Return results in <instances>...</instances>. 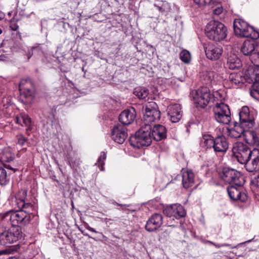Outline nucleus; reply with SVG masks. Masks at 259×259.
<instances>
[{"mask_svg":"<svg viewBox=\"0 0 259 259\" xmlns=\"http://www.w3.org/2000/svg\"><path fill=\"white\" fill-rule=\"evenodd\" d=\"M27 193L26 190H21L16 195V205L20 209H29L32 208L33 205L27 200Z\"/></svg>","mask_w":259,"mask_h":259,"instance_id":"aec40b11","label":"nucleus"},{"mask_svg":"<svg viewBox=\"0 0 259 259\" xmlns=\"http://www.w3.org/2000/svg\"><path fill=\"white\" fill-rule=\"evenodd\" d=\"M214 0H194V2L201 7L213 3Z\"/></svg>","mask_w":259,"mask_h":259,"instance_id":"e433bc0d","label":"nucleus"},{"mask_svg":"<svg viewBox=\"0 0 259 259\" xmlns=\"http://www.w3.org/2000/svg\"><path fill=\"white\" fill-rule=\"evenodd\" d=\"M251 74H254L252 84L250 89V96L256 100H259V73L254 71Z\"/></svg>","mask_w":259,"mask_h":259,"instance_id":"cd10ccee","label":"nucleus"},{"mask_svg":"<svg viewBox=\"0 0 259 259\" xmlns=\"http://www.w3.org/2000/svg\"><path fill=\"white\" fill-rule=\"evenodd\" d=\"M22 101L24 102V103H25V102H27V101H24L22 100Z\"/></svg>","mask_w":259,"mask_h":259,"instance_id":"13d9d810","label":"nucleus"},{"mask_svg":"<svg viewBox=\"0 0 259 259\" xmlns=\"http://www.w3.org/2000/svg\"><path fill=\"white\" fill-rule=\"evenodd\" d=\"M168 115L172 122H178L182 118V111L181 105L176 104L168 107Z\"/></svg>","mask_w":259,"mask_h":259,"instance_id":"a878e982","label":"nucleus"},{"mask_svg":"<svg viewBox=\"0 0 259 259\" xmlns=\"http://www.w3.org/2000/svg\"><path fill=\"white\" fill-rule=\"evenodd\" d=\"M112 204H115V205H117L118 206H126V207H129L130 206V205H128V204H120V203H118L117 202H116V201H114Z\"/></svg>","mask_w":259,"mask_h":259,"instance_id":"37998d69","label":"nucleus"},{"mask_svg":"<svg viewBox=\"0 0 259 259\" xmlns=\"http://www.w3.org/2000/svg\"><path fill=\"white\" fill-rule=\"evenodd\" d=\"M255 51L254 43L249 40H245L241 47V52L243 55L249 56L252 63L259 66V52Z\"/></svg>","mask_w":259,"mask_h":259,"instance_id":"f8f14e48","label":"nucleus"},{"mask_svg":"<svg viewBox=\"0 0 259 259\" xmlns=\"http://www.w3.org/2000/svg\"><path fill=\"white\" fill-rule=\"evenodd\" d=\"M23 233L20 226H12L8 229L0 227V244L7 245L22 238Z\"/></svg>","mask_w":259,"mask_h":259,"instance_id":"39448f33","label":"nucleus"},{"mask_svg":"<svg viewBox=\"0 0 259 259\" xmlns=\"http://www.w3.org/2000/svg\"><path fill=\"white\" fill-rule=\"evenodd\" d=\"M254 75L250 74L249 73L243 75L242 72L239 71L238 72L230 73L229 79L233 84L236 87H240L245 83V82L251 83L253 81V78H254Z\"/></svg>","mask_w":259,"mask_h":259,"instance_id":"4468645a","label":"nucleus"},{"mask_svg":"<svg viewBox=\"0 0 259 259\" xmlns=\"http://www.w3.org/2000/svg\"><path fill=\"white\" fill-rule=\"evenodd\" d=\"M216 121L223 124H228L231 121V114L229 106L222 102L217 103L213 108Z\"/></svg>","mask_w":259,"mask_h":259,"instance_id":"6e6552de","label":"nucleus"},{"mask_svg":"<svg viewBox=\"0 0 259 259\" xmlns=\"http://www.w3.org/2000/svg\"><path fill=\"white\" fill-rule=\"evenodd\" d=\"M203 141L207 148H213L214 138L210 135H205L203 136Z\"/></svg>","mask_w":259,"mask_h":259,"instance_id":"473e14b6","label":"nucleus"},{"mask_svg":"<svg viewBox=\"0 0 259 259\" xmlns=\"http://www.w3.org/2000/svg\"><path fill=\"white\" fill-rule=\"evenodd\" d=\"M154 6L156 7L158 11L163 14H165L170 10V6L168 3L163 1H156Z\"/></svg>","mask_w":259,"mask_h":259,"instance_id":"7c9ffc66","label":"nucleus"},{"mask_svg":"<svg viewBox=\"0 0 259 259\" xmlns=\"http://www.w3.org/2000/svg\"><path fill=\"white\" fill-rule=\"evenodd\" d=\"M127 128L123 125L119 123L115 125L112 130L111 138L118 144L123 143L127 137Z\"/></svg>","mask_w":259,"mask_h":259,"instance_id":"dca6fc26","label":"nucleus"},{"mask_svg":"<svg viewBox=\"0 0 259 259\" xmlns=\"http://www.w3.org/2000/svg\"><path fill=\"white\" fill-rule=\"evenodd\" d=\"M1 159L5 168L11 169L14 171H16L17 167L19 164L15 160V154L12 153L10 149L8 148L5 149L2 154Z\"/></svg>","mask_w":259,"mask_h":259,"instance_id":"ddd939ff","label":"nucleus"},{"mask_svg":"<svg viewBox=\"0 0 259 259\" xmlns=\"http://www.w3.org/2000/svg\"><path fill=\"white\" fill-rule=\"evenodd\" d=\"M206 242H207V243H209V244H212V245H213V243H213V242H212V241H208V240L206 241Z\"/></svg>","mask_w":259,"mask_h":259,"instance_id":"3c124183","label":"nucleus"},{"mask_svg":"<svg viewBox=\"0 0 259 259\" xmlns=\"http://www.w3.org/2000/svg\"><path fill=\"white\" fill-rule=\"evenodd\" d=\"M136 111L132 107L130 109L123 111L119 116V121L124 126L132 123L136 117Z\"/></svg>","mask_w":259,"mask_h":259,"instance_id":"5701e85b","label":"nucleus"},{"mask_svg":"<svg viewBox=\"0 0 259 259\" xmlns=\"http://www.w3.org/2000/svg\"><path fill=\"white\" fill-rule=\"evenodd\" d=\"M167 130L166 127L161 124L155 125L151 129L152 139L156 141H160L166 138Z\"/></svg>","mask_w":259,"mask_h":259,"instance_id":"b1692460","label":"nucleus"},{"mask_svg":"<svg viewBox=\"0 0 259 259\" xmlns=\"http://www.w3.org/2000/svg\"><path fill=\"white\" fill-rule=\"evenodd\" d=\"M213 245H214L215 247H216L217 248H218L222 247L221 244H218L215 243H213Z\"/></svg>","mask_w":259,"mask_h":259,"instance_id":"49530a36","label":"nucleus"},{"mask_svg":"<svg viewBox=\"0 0 259 259\" xmlns=\"http://www.w3.org/2000/svg\"><path fill=\"white\" fill-rule=\"evenodd\" d=\"M2 30L0 28V34L2 33Z\"/></svg>","mask_w":259,"mask_h":259,"instance_id":"6e6d98bb","label":"nucleus"},{"mask_svg":"<svg viewBox=\"0 0 259 259\" xmlns=\"http://www.w3.org/2000/svg\"><path fill=\"white\" fill-rule=\"evenodd\" d=\"M10 27L11 29L14 31H17L19 28V26L16 23H12V22Z\"/></svg>","mask_w":259,"mask_h":259,"instance_id":"a19ab883","label":"nucleus"},{"mask_svg":"<svg viewBox=\"0 0 259 259\" xmlns=\"http://www.w3.org/2000/svg\"><path fill=\"white\" fill-rule=\"evenodd\" d=\"M33 86V84L30 78L22 79L20 82V92L21 98L31 100L33 95V91L29 89V86Z\"/></svg>","mask_w":259,"mask_h":259,"instance_id":"412c9836","label":"nucleus"},{"mask_svg":"<svg viewBox=\"0 0 259 259\" xmlns=\"http://www.w3.org/2000/svg\"><path fill=\"white\" fill-rule=\"evenodd\" d=\"M245 169L249 172L254 174L259 171V149L254 148L253 154L250 156L247 161L243 163Z\"/></svg>","mask_w":259,"mask_h":259,"instance_id":"2eb2a0df","label":"nucleus"},{"mask_svg":"<svg viewBox=\"0 0 259 259\" xmlns=\"http://www.w3.org/2000/svg\"><path fill=\"white\" fill-rule=\"evenodd\" d=\"M17 139L18 144L21 146L24 145L27 141V139L22 134L18 135L17 136Z\"/></svg>","mask_w":259,"mask_h":259,"instance_id":"4c0bfd02","label":"nucleus"},{"mask_svg":"<svg viewBox=\"0 0 259 259\" xmlns=\"http://www.w3.org/2000/svg\"><path fill=\"white\" fill-rule=\"evenodd\" d=\"M228 146V143L224 136H218L214 138L213 148L215 153H225Z\"/></svg>","mask_w":259,"mask_h":259,"instance_id":"393cba45","label":"nucleus"},{"mask_svg":"<svg viewBox=\"0 0 259 259\" xmlns=\"http://www.w3.org/2000/svg\"><path fill=\"white\" fill-rule=\"evenodd\" d=\"M85 228L87 229H88V230H89L91 232H94L96 233H98V232L96 231L93 228H92L91 227L89 226V225H88V224H87V225L85 226Z\"/></svg>","mask_w":259,"mask_h":259,"instance_id":"79ce46f5","label":"nucleus"},{"mask_svg":"<svg viewBox=\"0 0 259 259\" xmlns=\"http://www.w3.org/2000/svg\"><path fill=\"white\" fill-rule=\"evenodd\" d=\"M9 181L8 176L6 169L0 167V185H6Z\"/></svg>","mask_w":259,"mask_h":259,"instance_id":"72a5a7b5","label":"nucleus"},{"mask_svg":"<svg viewBox=\"0 0 259 259\" xmlns=\"http://www.w3.org/2000/svg\"><path fill=\"white\" fill-rule=\"evenodd\" d=\"M81 233H82V234L84 236H87V237H89V238H91L93 239L94 240H95V238L91 237V236H90L88 233H84L83 231H81Z\"/></svg>","mask_w":259,"mask_h":259,"instance_id":"c03bdc74","label":"nucleus"},{"mask_svg":"<svg viewBox=\"0 0 259 259\" xmlns=\"http://www.w3.org/2000/svg\"><path fill=\"white\" fill-rule=\"evenodd\" d=\"M233 26L235 34L239 37H250L252 39H256L259 37L258 32L241 19H235Z\"/></svg>","mask_w":259,"mask_h":259,"instance_id":"423d86ee","label":"nucleus"},{"mask_svg":"<svg viewBox=\"0 0 259 259\" xmlns=\"http://www.w3.org/2000/svg\"><path fill=\"white\" fill-rule=\"evenodd\" d=\"M16 121L17 123L27 127V132L31 131V120L27 114H22L20 117H17Z\"/></svg>","mask_w":259,"mask_h":259,"instance_id":"c756f323","label":"nucleus"},{"mask_svg":"<svg viewBox=\"0 0 259 259\" xmlns=\"http://www.w3.org/2000/svg\"><path fill=\"white\" fill-rule=\"evenodd\" d=\"M223 12V8L222 7H219L213 10V14L215 15H219Z\"/></svg>","mask_w":259,"mask_h":259,"instance_id":"ea45409f","label":"nucleus"},{"mask_svg":"<svg viewBox=\"0 0 259 259\" xmlns=\"http://www.w3.org/2000/svg\"><path fill=\"white\" fill-rule=\"evenodd\" d=\"M213 95L206 87H201L195 91L193 100L197 107L205 108L212 98Z\"/></svg>","mask_w":259,"mask_h":259,"instance_id":"9b49d317","label":"nucleus"},{"mask_svg":"<svg viewBox=\"0 0 259 259\" xmlns=\"http://www.w3.org/2000/svg\"><path fill=\"white\" fill-rule=\"evenodd\" d=\"M7 252V250H2L0 251V254H3Z\"/></svg>","mask_w":259,"mask_h":259,"instance_id":"09e8293b","label":"nucleus"},{"mask_svg":"<svg viewBox=\"0 0 259 259\" xmlns=\"http://www.w3.org/2000/svg\"><path fill=\"white\" fill-rule=\"evenodd\" d=\"M9 259H17V258L16 257H10Z\"/></svg>","mask_w":259,"mask_h":259,"instance_id":"5fc2aeb1","label":"nucleus"},{"mask_svg":"<svg viewBox=\"0 0 259 259\" xmlns=\"http://www.w3.org/2000/svg\"><path fill=\"white\" fill-rule=\"evenodd\" d=\"M160 112L155 102H149L145 106V113L143 115L144 124H150L153 122L159 120Z\"/></svg>","mask_w":259,"mask_h":259,"instance_id":"9d476101","label":"nucleus"},{"mask_svg":"<svg viewBox=\"0 0 259 259\" xmlns=\"http://www.w3.org/2000/svg\"><path fill=\"white\" fill-rule=\"evenodd\" d=\"M5 18V14L2 12L0 11V20L3 19Z\"/></svg>","mask_w":259,"mask_h":259,"instance_id":"a18cd8bd","label":"nucleus"},{"mask_svg":"<svg viewBox=\"0 0 259 259\" xmlns=\"http://www.w3.org/2000/svg\"><path fill=\"white\" fill-rule=\"evenodd\" d=\"M38 47H33L31 48V50L28 51L27 52L26 55L27 57V59L29 60L30 58L32 57V56L33 55V52L35 51V50L38 49Z\"/></svg>","mask_w":259,"mask_h":259,"instance_id":"58836bf2","label":"nucleus"},{"mask_svg":"<svg viewBox=\"0 0 259 259\" xmlns=\"http://www.w3.org/2000/svg\"><path fill=\"white\" fill-rule=\"evenodd\" d=\"M239 122H234V127L228 128L227 134L232 138L237 139L242 135L245 142L254 146L259 145V136L250 130L255 124L253 116L250 114L249 108L243 106L239 112Z\"/></svg>","mask_w":259,"mask_h":259,"instance_id":"f257e3e1","label":"nucleus"},{"mask_svg":"<svg viewBox=\"0 0 259 259\" xmlns=\"http://www.w3.org/2000/svg\"><path fill=\"white\" fill-rule=\"evenodd\" d=\"M106 158V154L105 152H102L101 153L100 156L99 157L98 159L97 162L96 163V165H98L99 167H101V170H103V166L104 165V160Z\"/></svg>","mask_w":259,"mask_h":259,"instance_id":"c9c22d12","label":"nucleus"},{"mask_svg":"<svg viewBox=\"0 0 259 259\" xmlns=\"http://www.w3.org/2000/svg\"><path fill=\"white\" fill-rule=\"evenodd\" d=\"M152 140L150 124H143L136 132L134 136L130 137V141L132 146L141 148L149 146Z\"/></svg>","mask_w":259,"mask_h":259,"instance_id":"f03ea898","label":"nucleus"},{"mask_svg":"<svg viewBox=\"0 0 259 259\" xmlns=\"http://www.w3.org/2000/svg\"><path fill=\"white\" fill-rule=\"evenodd\" d=\"M242 186H236L232 184L228 187L227 191L230 198L234 200H240L245 202L247 199V196L242 192Z\"/></svg>","mask_w":259,"mask_h":259,"instance_id":"6ab92c4d","label":"nucleus"},{"mask_svg":"<svg viewBox=\"0 0 259 259\" xmlns=\"http://www.w3.org/2000/svg\"><path fill=\"white\" fill-rule=\"evenodd\" d=\"M206 242H207V243H209V244H212V245H213V243H213V242H212V241H208V240L206 241Z\"/></svg>","mask_w":259,"mask_h":259,"instance_id":"603ef678","label":"nucleus"},{"mask_svg":"<svg viewBox=\"0 0 259 259\" xmlns=\"http://www.w3.org/2000/svg\"><path fill=\"white\" fill-rule=\"evenodd\" d=\"M2 219L10 221L12 226H25L28 224L31 220L29 211L23 209L17 211H8L1 214Z\"/></svg>","mask_w":259,"mask_h":259,"instance_id":"20e7f679","label":"nucleus"},{"mask_svg":"<svg viewBox=\"0 0 259 259\" xmlns=\"http://www.w3.org/2000/svg\"><path fill=\"white\" fill-rule=\"evenodd\" d=\"M134 94L140 99H145L149 95V90L146 88L138 87L135 89Z\"/></svg>","mask_w":259,"mask_h":259,"instance_id":"2f4dec72","label":"nucleus"},{"mask_svg":"<svg viewBox=\"0 0 259 259\" xmlns=\"http://www.w3.org/2000/svg\"><path fill=\"white\" fill-rule=\"evenodd\" d=\"M241 66L240 59L234 55L228 58L226 64V67L232 70L239 69Z\"/></svg>","mask_w":259,"mask_h":259,"instance_id":"c85d7f7f","label":"nucleus"},{"mask_svg":"<svg viewBox=\"0 0 259 259\" xmlns=\"http://www.w3.org/2000/svg\"><path fill=\"white\" fill-rule=\"evenodd\" d=\"M162 223L163 217L162 214L156 213L149 218L147 221L145 228L148 232H153L159 228Z\"/></svg>","mask_w":259,"mask_h":259,"instance_id":"a211bd4d","label":"nucleus"},{"mask_svg":"<svg viewBox=\"0 0 259 259\" xmlns=\"http://www.w3.org/2000/svg\"><path fill=\"white\" fill-rule=\"evenodd\" d=\"M12 13V12H9L8 13V15L9 16H11Z\"/></svg>","mask_w":259,"mask_h":259,"instance_id":"864d4df0","label":"nucleus"},{"mask_svg":"<svg viewBox=\"0 0 259 259\" xmlns=\"http://www.w3.org/2000/svg\"><path fill=\"white\" fill-rule=\"evenodd\" d=\"M205 35L210 40L219 42L227 35V28L222 22L217 20L209 21L205 28Z\"/></svg>","mask_w":259,"mask_h":259,"instance_id":"7ed1b4c3","label":"nucleus"},{"mask_svg":"<svg viewBox=\"0 0 259 259\" xmlns=\"http://www.w3.org/2000/svg\"><path fill=\"white\" fill-rule=\"evenodd\" d=\"M220 178L230 185L242 186L244 179L240 173L236 170L229 167H224L219 172Z\"/></svg>","mask_w":259,"mask_h":259,"instance_id":"0eeeda50","label":"nucleus"},{"mask_svg":"<svg viewBox=\"0 0 259 259\" xmlns=\"http://www.w3.org/2000/svg\"><path fill=\"white\" fill-rule=\"evenodd\" d=\"M180 58L183 62L188 63L191 60V54L188 51L184 50L180 53Z\"/></svg>","mask_w":259,"mask_h":259,"instance_id":"f704fd0d","label":"nucleus"},{"mask_svg":"<svg viewBox=\"0 0 259 259\" xmlns=\"http://www.w3.org/2000/svg\"><path fill=\"white\" fill-rule=\"evenodd\" d=\"M251 241V240H249L248 241H246L245 242H250Z\"/></svg>","mask_w":259,"mask_h":259,"instance_id":"4d7b16f0","label":"nucleus"},{"mask_svg":"<svg viewBox=\"0 0 259 259\" xmlns=\"http://www.w3.org/2000/svg\"><path fill=\"white\" fill-rule=\"evenodd\" d=\"M194 183V174L192 170H182V184L185 189L192 187Z\"/></svg>","mask_w":259,"mask_h":259,"instance_id":"bb28decb","label":"nucleus"},{"mask_svg":"<svg viewBox=\"0 0 259 259\" xmlns=\"http://www.w3.org/2000/svg\"><path fill=\"white\" fill-rule=\"evenodd\" d=\"M232 152L233 156L240 164L247 161L253 154V150H251L248 146L242 142L235 143L232 148Z\"/></svg>","mask_w":259,"mask_h":259,"instance_id":"1a4fd4ad","label":"nucleus"},{"mask_svg":"<svg viewBox=\"0 0 259 259\" xmlns=\"http://www.w3.org/2000/svg\"><path fill=\"white\" fill-rule=\"evenodd\" d=\"M207 58L211 60H217L223 53L222 48L217 45L209 44L205 48Z\"/></svg>","mask_w":259,"mask_h":259,"instance_id":"4be33fe9","label":"nucleus"},{"mask_svg":"<svg viewBox=\"0 0 259 259\" xmlns=\"http://www.w3.org/2000/svg\"><path fill=\"white\" fill-rule=\"evenodd\" d=\"M221 246H222V247H223V246H230V244L224 243V244H221Z\"/></svg>","mask_w":259,"mask_h":259,"instance_id":"8fccbe9b","label":"nucleus"},{"mask_svg":"<svg viewBox=\"0 0 259 259\" xmlns=\"http://www.w3.org/2000/svg\"><path fill=\"white\" fill-rule=\"evenodd\" d=\"M163 213L168 217H174L177 219L184 217L186 211L182 205L180 204H174L167 206L163 210Z\"/></svg>","mask_w":259,"mask_h":259,"instance_id":"f3484780","label":"nucleus"},{"mask_svg":"<svg viewBox=\"0 0 259 259\" xmlns=\"http://www.w3.org/2000/svg\"><path fill=\"white\" fill-rule=\"evenodd\" d=\"M37 47H38L39 49H37V50H35V51H36V52H38V53H39V52H41V48H40V46H37Z\"/></svg>","mask_w":259,"mask_h":259,"instance_id":"de8ad7c7","label":"nucleus"}]
</instances>
